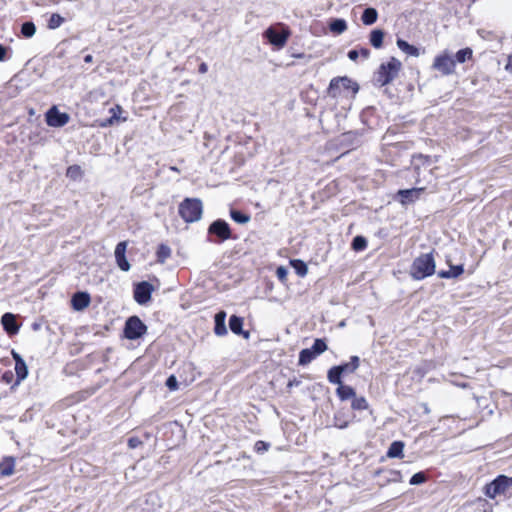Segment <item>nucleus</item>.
Segmentation results:
<instances>
[{"label":"nucleus","instance_id":"nucleus-1","mask_svg":"<svg viewBox=\"0 0 512 512\" xmlns=\"http://www.w3.org/2000/svg\"><path fill=\"white\" fill-rule=\"evenodd\" d=\"M359 86L347 76L335 77L330 81L327 95L334 99H349L356 95Z\"/></svg>","mask_w":512,"mask_h":512},{"label":"nucleus","instance_id":"nucleus-2","mask_svg":"<svg viewBox=\"0 0 512 512\" xmlns=\"http://www.w3.org/2000/svg\"><path fill=\"white\" fill-rule=\"evenodd\" d=\"M436 264L432 252L416 257L410 267L409 274L414 280H423L435 273Z\"/></svg>","mask_w":512,"mask_h":512},{"label":"nucleus","instance_id":"nucleus-3","mask_svg":"<svg viewBox=\"0 0 512 512\" xmlns=\"http://www.w3.org/2000/svg\"><path fill=\"white\" fill-rule=\"evenodd\" d=\"M401 67V62L394 57H392L388 62L382 63L378 71L375 73V84L380 87L390 84L395 78H397Z\"/></svg>","mask_w":512,"mask_h":512},{"label":"nucleus","instance_id":"nucleus-4","mask_svg":"<svg viewBox=\"0 0 512 512\" xmlns=\"http://www.w3.org/2000/svg\"><path fill=\"white\" fill-rule=\"evenodd\" d=\"M290 35V29L283 23L271 25L263 33L264 38L277 49L286 45Z\"/></svg>","mask_w":512,"mask_h":512},{"label":"nucleus","instance_id":"nucleus-5","mask_svg":"<svg viewBox=\"0 0 512 512\" xmlns=\"http://www.w3.org/2000/svg\"><path fill=\"white\" fill-rule=\"evenodd\" d=\"M203 212V205L200 199L186 198L179 205V214L187 223L200 220Z\"/></svg>","mask_w":512,"mask_h":512},{"label":"nucleus","instance_id":"nucleus-6","mask_svg":"<svg viewBox=\"0 0 512 512\" xmlns=\"http://www.w3.org/2000/svg\"><path fill=\"white\" fill-rule=\"evenodd\" d=\"M512 492V477L505 475L498 476L494 481L486 485L485 494L494 499L497 496H506Z\"/></svg>","mask_w":512,"mask_h":512},{"label":"nucleus","instance_id":"nucleus-7","mask_svg":"<svg viewBox=\"0 0 512 512\" xmlns=\"http://www.w3.org/2000/svg\"><path fill=\"white\" fill-rule=\"evenodd\" d=\"M208 234L218 238L217 240H211L214 243H221L232 237L230 226L223 219L213 221L208 227Z\"/></svg>","mask_w":512,"mask_h":512},{"label":"nucleus","instance_id":"nucleus-8","mask_svg":"<svg viewBox=\"0 0 512 512\" xmlns=\"http://www.w3.org/2000/svg\"><path fill=\"white\" fill-rule=\"evenodd\" d=\"M432 67L443 75H451L455 71V60L447 51H444L435 57Z\"/></svg>","mask_w":512,"mask_h":512},{"label":"nucleus","instance_id":"nucleus-9","mask_svg":"<svg viewBox=\"0 0 512 512\" xmlns=\"http://www.w3.org/2000/svg\"><path fill=\"white\" fill-rule=\"evenodd\" d=\"M147 330L146 325L138 316H131L125 323L124 333L128 339H138Z\"/></svg>","mask_w":512,"mask_h":512},{"label":"nucleus","instance_id":"nucleus-10","mask_svg":"<svg viewBox=\"0 0 512 512\" xmlns=\"http://www.w3.org/2000/svg\"><path fill=\"white\" fill-rule=\"evenodd\" d=\"M70 120L69 114L65 112H60L57 108V106H52L47 112H46V123L50 127H63L65 126Z\"/></svg>","mask_w":512,"mask_h":512},{"label":"nucleus","instance_id":"nucleus-11","mask_svg":"<svg viewBox=\"0 0 512 512\" xmlns=\"http://www.w3.org/2000/svg\"><path fill=\"white\" fill-rule=\"evenodd\" d=\"M153 290V285L147 281L137 283L133 291L135 301L140 305L146 304L150 301Z\"/></svg>","mask_w":512,"mask_h":512},{"label":"nucleus","instance_id":"nucleus-12","mask_svg":"<svg viewBox=\"0 0 512 512\" xmlns=\"http://www.w3.org/2000/svg\"><path fill=\"white\" fill-rule=\"evenodd\" d=\"M127 242L126 241H121L119 242L116 247H115V251H114V255H115V260H116V263H117V266L122 270V271H129L130 270V264L126 258V249H127Z\"/></svg>","mask_w":512,"mask_h":512},{"label":"nucleus","instance_id":"nucleus-13","mask_svg":"<svg viewBox=\"0 0 512 512\" xmlns=\"http://www.w3.org/2000/svg\"><path fill=\"white\" fill-rule=\"evenodd\" d=\"M424 187L399 190L397 196L403 205H407L419 199Z\"/></svg>","mask_w":512,"mask_h":512},{"label":"nucleus","instance_id":"nucleus-14","mask_svg":"<svg viewBox=\"0 0 512 512\" xmlns=\"http://www.w3.org/2000/svg\"><path fill=\"white\" fill-rule=\"evenodd\" d=\"M15 360L16 381L13 386L19 385L28 375V368L25 361L19 354H12Z\"/></svg>","mask_w":512,"mask_h":512},{"label":"nucleus","instance_id":"nucleus-15","mask_svg":"<svg viewBox=\"0 0 512 512\" xmlns=\"http://www.w3.org/2000/svg\"><path fill=\"white\" fill-rule=\"evenodd\" d=\"M91 302L90 295L87 292L78 291L71 299L72 307L76 311H81L89 306Z\"/></svg>","mask_w":512,"mask_h":512},{"label":"nucleus","instance_id":"nucleus-16","mask_svg":"<svg viewBox=\"0 0 512 512\" xmlns=\"http://www.w3.org/2000/svg\"><path fill=\"white\" fill-rule=\"evenodd\" d=\"M1 323L4 328V330L8 334H16L19 330V325L16 321V317L12 313H5L1 318Z\"/></svg>","mask_w":512,"mask_h":512},{"label":"nucleus","instance_id":"nucleus-17","mask_svg":"<svg viewBox=\"0 0 512 512\" xmlns=\"http://www.w3.org/2000/svg\"><path fill=\"white\" fill-rule=\"evenodd\" d=\"M230 330L237 335H242L244 338L249 337V333L243 330V318L232 315L229 319Z\"/></svg>","mask_w":512,"mask_h":512},{"label":"nucleus","instance_id":"nucleus-18","mask_svg":"<svg viewBox=\"0 0 512 512\" xmlns=\"http://www.w3.org/2000/svg\"><path fill=\"white\" fill-rule=\"evenodd\" d=\"M214 320H215V327H214L215 334L218 336L225 335L227 333V328H226V324H225L226 313L224 311H220V312L216 313Z\"/></svg>","mask_w":512,"mask_h":512},{"label":"nucleus","instance_id":"nucleus-19","mask_svg":"<svg viewBox=\"0 0 512 512\" xmlns=\"http://www.w3.org/2000/svg\"><path fill=\"white\" fill-rule=\"evenodd\" d=\"M377 19H378V12L373 7L365 8L361 15V21L366 26L373 25L377 21Z\"/></svg>","mask_w":512,"mask_h":512},{"label":"nucleus","instance_id":"nucleus-20","mask_svg":"<svg viewBox=\"0 0 512 512\" xmlns=\"http://www.w3.org/2000/svg\"><path fill=\"white\" fill-rule=\"evenodd\" d=\"M385 33L381 29H374L370 32L369 41L370 44L376 48L379 49L383 45Z\"/></svg>","mask_w":512,"mask_h":512},{"label":"nucleus","instance_id":"nucleus-21","mask_svg":"<svg viewBox=\"0 0 512 512\" xmlns=\"http://www.w3.org/2000/svg\"><path fill=\"white\" fill-rule=\"evenodd\" d=\"M329 29L335 34H342L347 29V23L344 19L335 18L330 21Z\"/></svg>","mask_w":512,"mask_h":512},{"label":"nucleus","instance_id":"nucleus-22","mask_svg":"<svg viewBox=\"0 0 512 512\" xmlns=\"http://www.w3.org/2000/svg\"><path fill=\"white\" fill-rule=\"evenodd\" d=\"M396 44H397V47L401 51L405 52L406 54L411 55V56H415V57L419 56L418 48L413 46V45H410L405 40L399 38V39H397Z\"/></svg>","mask_w":512,"mask_h":512},{"label":"nucleus","instance_id":"nucleus-23","mask_svg":"<svg viewBox=\"0 0 512 512\" xmlns=\"http://www.w3.org/2000/svg\"><path fill=\"white\" fill-rule=\"evenodd\" d=\"M404 444L401 441L393 442L387 452V456L390 458H402L403 457Z\"/></svg>","mask_w":512,"mask_h":512},{"label":"nucleus","instance_id":"nucleus-24","mask_svg":"<svg viewBox=\"0 0 512 512\" xmlns=\"http://www.w3.org/2000/svg\"><path fill=\"white\" fill-rule=\"evenodd\" d=\"M15 463L12 458H7L0 463V474L2 476H10L14 473Z\"/></svg>","mask_w":512,"mask_h":512},{"label":"nucleus","instance_id":"nucleus-25","mask_svg":"<svg viewBox=\"0 0 512 512\" xmlns=\"http://www.w3.org/2000/svg\"><path fill=\"white\" fill-rule=\"evenodd\" d=\"M359 366V358L353 356L351 362L337 366L342 374L352 373Z\"/></svg>","mask_w":512,"mask_h":512},{"label":"nucleus","instance_id":"nucleus-26","mask_svg":"<svg viewBox=\"0 0 512 512\" xmlns=\"http://www.w3.org/2000/svg\"><path fill=\"white\" fill-rule=\"evenodd\" d=\"M290 264L298 276L304 277L307 274L308 267L304 261L300 259H294L290 261Z\"/></svg>","mask_w":512,"mask_h":512},{"label":"nucleus","instance_id":"nucleus-27","mask_svg":"<svg viewBox=\"0 0 512 512\" xmlns=\"http://www.w3.org/2000/svg\"><path fill=\"white\" fill-rule=\"evenodd\" d=\"M337 395L339 396V398L341 400H347L349 398H354L355 396V391L352 387L350 386H347V385H343L341 384L338 388H337Z\"/></svg>","mask_w":512,"mask_h":512},{"label":"nucleus","instance_id":"nucleus-28","mask_svg":"<svg viewBox=\"0 0 512 512\" xmlns=\"http://www.w3.org/2000/svg\"><path fill=\"white\" fill-rule=\"evenodd\" d=\"M472 55H473V51L471 48H463V49H460L459 51H457V53L455 54V63L458 62V63H464L466 62L467 60L471 59L472 58Z\"/></svg>","mask_w":512,"mask_h":512},{"label":"nucleus","instance_id":"nucleus-29","mask_svg":"<svg viewBox=\"0 0 512 512\" xmlns=\"http://www.w3.org/2000/svg\"><path fill=\"white\" fill-rule=\"evenodd\" d=\"M230 217L233 221L239 224H246L250 221V216L248 214L235 209L230 210Z\"/></svg>","mask_w":512,"mask_h":512},{"label":"nucleus","instance_id":"nucleus-30","mask_svg":"<svg viewBox=\"0 0 512 512\" xmlns=\"http://www.w3.org/2000/svg\"><path fill=\"white\" fill-rule=\"evenodd\" d=\"M64 21V17H62L60 14L53 13L48 20L47 26L49 29L54 30L59 28L64 23Z\"/></svg>","mask_w":512,"mask_h":512},{"label":"nucleus","instance_id":"nucleus-31","mask_svg":"<svg viewBox=\"0 0 512 512\" xmlns=\"http://www.w3.org/2000/svg\"><path fill=\"white\" fill-rule=\"evenodd\" d=\"M327 345L322 339H315L311 348H304L300 352H325Z\"/></svg>","mask_w":512,"mask_h":512},{"label":"nucleus","instance_id":"nucleus-32","mask_svg":"<svg viewBox=\"0 0 512 512\" xmlns=\"http://www.w3.org/2000/svg\"><path fill=\"white\" fill-rule=\"evenodd\" d=\"M36 32V26L33 22L27 21L24 22L21 26V34L25 38H31Z\"/></svg>","mask_w":512,"mask_h":512},{"label":"nucleus","instance_id":"nucleus-33","mask_svg":"<svg viewBox=\"0 0 512 512\" xmlns=\"http://www.w3.org/2000/svg\"><path fill=\"white\" fill-rule=\"evenodd\" d=\"M341 375L339 368L337 366L332 367L328 371V380L333 384H338L339 386L342 384L341 382Z\"/></svg>","mask_w":512,"mask_h":512},{"label":"nucleus","instance_id":"nucleus-34","mask_svg":"<svg viewBox=\"0 0 512 512\" xmlns=\"http://www.w3.org/2000/svg\"><path fill=\"white\" fill-rule=\"evenodd\" d=\"M171 255V249L165 245L161 244L159 245L157 249V259L159 262L163 263L167 258H169Z\"/></svg>","mask_w":512,"mask_h":512},{"label":"nucleus","instance_id":"nucleus-35","mask_svg":"<svg viewBox=\"0 0 512 512\" xmlns=\"http://www.w3.org/2000/svg\"><path fill=\"white\" fill-rule=\"evenodd\" d=\"M351 246L355 251H362L367 247V240L363 236H356L353 238Z\"/></svg>","mask_w":512,"mask_h":512},{"label":"nucleus","instance_id":"nucleus-36","mask_svg":"<svg viewBox=\"0 0 512 512\" xmlns=\"http://www.w3.org/2000/svg\"><path fill=\"white\" fill-rule=\"evenodd\" d=\"M351 406L354 410H366L368 408V403L364 397L354 396Z\"/></svg>","mask_w":512,"mask_h":512},{"label":"nucleus","instance_id":"nucleus-37","mask_svg":"<svg viewBox=\"0 0 512 512\" xmlns=\"http://www.w3.org/2000/svg\"><path fill=\"white\" fill-rule=\"evenodd\" d=\"M81 175V169L79 166L77 165H74V166H70L68 169H67V176L68 177H71L73 179H76L77 177H79Z\"/></svg>","mask_w":512,"mask_h":512},{"label":"nucleus","instance_id":"nucleus-38","mask_svg":"<svg viewBox=\"0 0 512 512\" xmlns=\"http://www.w3.org/2000/svg\"><path fill=\"white\" fill-rule=\"evenodd\" d=\"M424 481H425V475H424L423 473H421V472H420V473H416V474H414V475L411 477V479H410L409 483H410L411 485H418V484L423 483Z\"/></svg>","mask_w":512,"mask_h":512},{"label":"nucleus","instance_id":"nucleus-39","mask_svg":"<svg viewBox=\"0 0 512 512\" xmlns=\"http://www.w3.org/2000/svg\"><path fill=\"white\" fill-rule=\"evenodd\" d=\"M349 422L347 420H343L339 414H336L334 417V426L340 429H344L348 426Z\"/></svg>","mask_w":512,"mask_h":512},{"label":"nucleus","instance_id":"nucleus-40","mask_svg":"<svg viewBox=\"0 0 512 512\" xmlns=\"http://www.w3.org/2000/svg\"><path fill=\"white\" fill-rule=\"evenodd\" d=\"M449 271L451 272L453 278H457L464 272V267L463 265H451Z\"/></svg>","mask_w":512,"mask_h":512},{"label":"nucleus","instance_id":"nucleus-41","mask_svg":"<svg viewBox=\"0 0 512 512\" xmlns=\"http://www.w3.org/2000/svg\"><path fill=\"white\" fill-rule=\"evenodd\" d=\"M288 271L284 266H279L276 269V276L280 281H285L287 278Z\"/></svg>","mask_w":512,"mask_h":512},{"label":"nucleus","instance_id":"nucleus-42","mask_svg":"<svg viewBox=\"0 0 512 512\" xmlns=\"http://www.w3.org/2000/svg\"><path fill=\"white\" fill-rule=\"evenodd\" d=\"M166 386L172 391L176 390L178 388L177 378L171 375L166 381Z\"/></svg>","mask_w":512,"mask_h":512},{"label":"nucleus","instance_id":"nucleus-43","mask_svg":"<svg viewBox=\"0 0 512 512\" xmlns=\"http://www.w3.org/2000/svg\"><path fill=\"white\" fill-rule=\"evenodd\" d=\"M317 354H300L299 364L305 365L312 361Z\"/></svg>","mask_w":512,"mask_h":512},{"label":"nucleus","instance_id":"nucleus-44","mask_svg":"<svg viewBox=\"0 0 512 512\" xmlns=\"http://www.w3.org/2000/svg\"><path fill=\"white\" fill-rule=\"evenodd\" d=\"M141 444H142V442H141V440L138 437H130L128 439V446L131 449H135L138 446H140Z\"/></svg>","mask_w":512,"mask_h":512},{"label":"nucleus","instance_id":"nucleus-45","mask_svg":"<svg viewBox=\"0 0 512 512\" xmlns=\"http://www.w3.org/2000/svg\"><path fill=\"white\" fill-rule=\"evenodd\" d=\"M269 445L264 441H257L255 444V450L257 452H263L268 450Z\"/></svg>","mask_w":512,"mask_h":512},{"label":"nucleus","instance_id":"nucleus-46","mask_svg":"<svg viewBox=\"0 0 512 512\" xmlns=\"http://www.w3.org/2000/svg\"><path fill=\"white\" fill-rule=\"evenodd\" d=\"M14 375L11 371H6L2 375V381L6 384L12 383Z\"/></svg>","mask_w":512,"mask_h":512},{"label":"nucleus","instance_id":"nucleus-47","mask_svg":"<svg viewBox=\"0 0 512 512\" xmlns=\"http://www.w3.org/2000/svg\"><path fill=\"white\" fill-rule=\"evenodd\" d=\"M348 58L352 61H356L359 57V51L358 49H352L347 54Z\"/></svg>","mask_w":512,"mask_h":512},{"label":"nucleus","instance_id":"nucleus-48","mask_svg":"<svg viewBox=\"0 0 512 512\" xmlns=\"http://www.w3.org/2000/svg\"><path fill=\"white\" fill-rule=\"evenodd\" d=\"M438 277L443 278V279H452L453 278L452 274L449 270L448 271H446V270L439 271Z\"/></svg>","mask_w":512,"mask_h":512},{"label":"nucleus","instance_id":"nucleus-49","mask_svg":"<svg viewBox=\"0 0 512 512\" xmlns=\"http://www.w3.org/2000/svg\"><path fill=\"white\" fill-rule=\"evenodd\" d=\"M359 56H361L363 59H368L370 57V50L368 48H361L358 50Z\"/></svg>","mask_w":512,"mask_h":512},{"label":"nucleus","instance_id":"nucleus-50","mask_svg":"<svg viewBox=\"0 0 512 512\" xmlns=\"http://www.w3.org/2000/svg\"><path fill=\"white\" fill-rule=\"evenodd\" d=\"M7 48L3 45H0V61H4L6 59Z\"/></svg>","mask_w":512,"mask_h":512},{"label":"nucleus","instance_id":"nucleus-51","mask_svg":"<svg viewBox=\"0 0 512 512\" xmlns=\"http://www.w3.org/2000/svg\"><path fill=\"white\" fill-rule=\"evenodd\" d=\"M505 70L508 72H512V54L508 56L507 63L505 65Z\"/></svg>","mask_w":512,"mask_h":512},{"label":"nucleus","instance_id":"nucleus-52","mask_svg":"<svg viewBox=\"0 0 512 512\" xmlns=\"http://www.w3.org/2000/svg\"><path fill=\"white\" fill-rule=\"evenodd\" d=\"M478 34L480 35V37H482L483 39H488V36L491 34V32L489 31H485V30H478Z\"/></svg>","mask_w":512,"mask_h":512},{"label":"nucleus","instance_id":"nucleus-53","mask_svg":"<svg viewBox=\"0 0 512 512\" xmlns=\"http://www.w3.org/2000/svg\"><path fill=\"white\" fill-rule=\"evenodd\" d=\"M207 71H208V66H207V64H206V63H204V62H203V63H201V64L199 65V72H200L201 74H204V73H206Z\"/></svg>","mask_w":512,"mask_h":512},{"label":"nucleus","instance_id":"nucleus-54","mask_svg":"<svg viewBox=\"0 0 512 512\" xmlns=\"http://www.w3.org/2000/svg\"><path fill=\"white\" fill-rule=\"evenodd\" d=\"M92 61H93V57H92V55H86V56L84 57V62H85V63H91Z\"/></svg>","mask_w":512,"mask_h":512},{"label":"nucleus","instance_id":"nucleus-55","mask_svg":"<svg viewBox=\"0 0 512 512\" xmlns=\"http://www.w3.org/2000/svg\"><path fill=\"white\" fill-rule=\"evenodd\" d=\"M298 384H299V382H297V381H289L288 387H292L293 385H298Z\"/></svg>","mask_w":512,"mask_h":512},{"label":"nucleus","instance_id":"nucleus-56","mask_svg":"<svg viewBox=\"0 0 512 512\" xmlns=\"http://www.w3.org/2000/svg\"><path fill=\"white\" fill-rule=\"evenodd\" d=\"M343 136H344V139L346 140V139H349L352 136V133L349 132V133L344 134Z\"/></svg>","mask_w":512,"mask_h":512}]
</instances>
